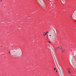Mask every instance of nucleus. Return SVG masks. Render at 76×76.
<instances>
[{
  "label": "nucleus",
  "instance_id": "nucleus-1",
  "mask_svg": "<svg viewBox=\"0 0 76 76\" xmlns=\"http://www.w3.org/2000/svg\"><path fill=\"white\" fill-rule=\"evenodd\" d=\"M68 73L70 74V76H72V75H71V73H70V69H68Z\"/></svg>",
  "mask_w": 76,
  "mask_h": 76
},
{
  "label": "nucleus",
  "instance_id": "nucleus-2",
  "mask_svg": "<svg viewBox=\"0 0 76 76\" xmlns=\"http://www.w3.org/2000/svg\"><path fill=\"white\" fill-rule=\"evenodd\" d=\"M48 32H47L46 33H44V35H47V34H48Z\"/></svg>",
  "mask_w": 76,
  "mask_h": 76
},
{
  "label": "nucleus",
  "instance_id": "nucleus-3",
  "mask_svg": "<svg viewBox=\"0 0 76 76\" xmlns=\"http://www.w3.org/2000/svg\"><path fill=\"white\" fill-rule=\"evenodd\" d=\"M58 48H59V49H61V47H58Z\"/></svg>",
  "mask_w": 76,
  "mask_h": 76
},
{
  "label": "nucleus",
  "instance_id": "nucleus-4",
  "mask_svg": "<svg viewBox=\"0 0 76 76\" xmlns=\"http://www.w3.org/2000/svg\"><path fill=\"white\" fill-rule=\"evenodd\" d=\"M54 70L55 71H56V68H54Z\"/></svg>",
  "mask_w": 76,
  "mask_h": 76
},
{
  "label": "nucleus",
  "instance_id": "nucleus-5",
  "mask_svg": "<svg viewBox=\"0 0 76 76\" xmlns=\"http://www.w3.org/2000/svg\"><path fill=\"white\" fill-rule=\"evenodd\" d=\"M50 44V42H49L48 41V44Z\"/></svg>",
  "mask_w": 76,
  "mask_h": 76
},
{
  "label": "nucleus",
  "instance_id": "nucleus-6",
  "mask_svg": "<svg viewBox=\"0 0 76 76\" xmlns=\"http://www.w3.org/2000/svg\"><path fill=\"white\" fill-rule=\"evenodd\" d=\"M64 51V50H62V53H63V52Z\"/></svg>",
  "mask_w": 76,
  "mask_h": 76
},
{
  "label": "nucleus",
  "instance_id": "nucleus-7",
  "mask_svg": "<svg viewBox=\"0 0 76 76\" xmlns=\"http://www.w3.org/2000/svg\"><path fill=\"white\" fill-rule=\"evenodd\" d=\"M56 72L57 73V71H56Z\"/></svg>",
  "mask_w": 76,
  "mask_h": 76
},
{
  "label": "nucleus",
  "instance_id": "nucleus-8",
  "mask_svg": "<svg viewBox=\"0 0 76 76\" xmlns=\"http://www.w3.org/2000/svg\"><path fill=\"white\" fill-rule=\"evenodd\" d=\"M1 1H2V0H1Z\"/></svg>",
  "mask_w": 76,
  "mask_h": 76
},
{
  "label": "nucleus",
  "instance_id": "nucleus-9",
  "mask_svg": "<svg viewBox=\"0 0 76 76\" xmlns=\"http://www.w3.org/2000/svg\"><path fill=\"white\" fill-rule=\"evenodd\" d=\"M9 54H10V52H9Z\"/></svg>",
  "mask_w": 76,
  "mask_h": 76
},
{
  "label": "nucleus",
  "instance_id": "nucleus-10",
  "mask_svg": "<svg viewBox=\"0 0 76 76\" xmlns=\"http://www.w3.org/2000/svg\"><path fill=\"white\" fill-rule=\"evenodd\" d=\"M73 15H74V14H73Z\"/></svg>",
  "mask_w": 76,
  "mask_h": 76
}]
</instances>
